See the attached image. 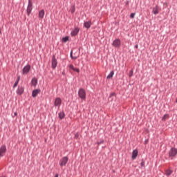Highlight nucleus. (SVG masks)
Here are the masks:
<instances>
[{"label": "nucleus", "mask_w": 177, "mask_h": 177, "mask_svg": "<svg viewBox=\"0 0 177 177\" xmlns=\"http://www.w3.org/2000/svg\"><path fill=\"white\" fill-rule=\"evenodd\" d=\"M78 95H79V97L82 100H85L86 99V92H85L84 89L80 88L79 92H78Z\"/></svg>", "instance_id": "nucleus-1"}, {"label": "nucleus", "mask_w": 177, "mask_h": 177, "mask_svg": "<svg viewBox=\"0 0 177 177\" xmlns=\"http://www.w3.org/2000/svg\"><path fill=\"white\" fill-rule=\"evenodd\" d=\"M32 10V0H28V5L27 7V14L29 15Z\"/></svg>", "instance_id": "nucleus-2"}, {"label": "nucleus", "mask_w": 177, "mask_h": 177, "mask_svg": "<svg viewBox=\"0 0 177 177\" xmlns=\"http://www.w3.org/2000/svg\"><path fill=\"white\" fill-rule=\"evenodd\" d=\"M6 153V146L3 145L0 147V157L5 156Z\"/></svg>", "instance_id": "nucleus-3"}, {"label": "nucleus", "mask_w": 177, "mask_h": 177, "mask_svg": "<svg viewBox=\"0 0 177 177\" xmlns=\"http://www.w3.org/2000/svg\"><path fill=\"white\" fill-rule=\"evenodd\" d=\"M68 160L67 157H64L59 162V165L61 167L65 166Z\"/></svg>", "instance_id": "nucleus-4"}, {"label": "nucleus", "mask_w": 177, "mask_h": 177, "mask_svg": "<svg viewBox=\"0 0 177 177\" xmlns=\"http://www.w3.org/2000/svg\"><path fill=\"white\" fill-rule=\"evenodd\" d=\"M169 156L170 157H174L176 154H177V149L175 148H172L170 151H169Z\"/></svg>", "instance_id": "nucleus-5"}, {"label": "nucleus", "mask_w": 177, "mask_h": 177, "mask_svg": "<svg viewBox=\"0 0 177 177\" xmlns=\"http://www.w3.org/2000/svg\"><path fill=\"white\" fill-rule=\"evenodd\" d=\"M30 70V66L27 65L26 66H25V67L23 68L22 73H23L24 75H26L27 73H29Z\"/></svg>", "instance_id": "nucleus-6"}, {"label": "nucleus", "mask_w": 177, "mask_h": 177, "mask_svg": "<svg viewBox=\"0 0 177 177\" xmlns=\"http://www.w3.org/2000/svg\"><path fill=\"white\" fill-rule=\"evenodd\" d=\"M62 100L59 97H57L55 100V106H57L58 108L61 106Z\"/></svg>", "instance_id": "nucleus-7"}, {"label": "nucleus", "mask_w": 177, "mask_h": 177, "mask_svg": "<svg viewBox=\"0 0 177 177\" xmlns=\"http://www.w3.org/2000/svg\"><path fill=\"white\" fill-rule=\"evenodd\" d=\"M80 31V28L76 27L71 33L72 37L76 36Z\"/></svg>", "instance_id": "nucleus-8"}, {"label": "nucleus", "mask_w": 177, "mask_h": 177, "mask_svg": "<svg viewBox=\"0 0 177 177\" xmlns=\"http://www.w3.org/2000/svg\"><path fill=\"white\" fill-rule=\"evenodd\" d=\"M57 60L55 59V57L53 56V59H52V68L53 69H55L56 68V66H57Z\"/></svg>", "instance_id": "nucleus-9"}, {"label": "nucleus", "mask_w": 177, "mask_h": 177, "mask_svg": "<svg viewBox=\"0 0 177 177\" xmlns=\"http://www.w3.org/2000/svg\"><path fill=\"white\" fill-rule=\"evenodd\" d=\"M120 39H115L113 43V46L116 47V48H119L120 46Z\"/></svg>", "instance_id": "nucleus-10"}, {"label": "nucleus", "mask_w": 177, "mask_h": 177, "mask_svg": "<svg viewBox=\"0 0 177 177\" xmlns=\"http://www.w3.org/2000/svg\"><path fill=\"white\" fill-rule=\"evenodd\" d=\"M152 12L154 15H158L160 12V8L158 6H156L155 8H153Z\"/></svg>", "instance_id": "nucleus-11"}, {"label": "nucleus", "mask_w": 177, "mask_h": 177, "mask_svg": "<svg viewBox=\"0 0 177 177\" xmlns=\"http://www.w3.org/2000/svg\"><path fill=\"white\" fill-rule=\"evenodd\" d=\"M24 89L23 87H21V86L19 87L17 91V93L19 95H21V94H23V93H24Z\"/></svg>", "instance_id": "nucleus-12"}, {"label": "nucleus", "mask_w": 177, "mask_h": 177, "mask_svg": "<svg viewBox=\"0 0 177 177\" xmlns=\"http://www.w3.org/2000/svg\"><path fill=\"white\" fill-rule=\"evenodd\" d=\"M138 154V151L137 149L133 150L132 153V159L134 160L136 158Z\"/></svg>", "instance_id": "nucleus-13"}, {"label": "nucleus", "mask_w": 177, "mask_h": 177, "mask_svg": "<svg viewBox=\"0 0 177 177\" xmlns=\"http://www.w3.org/2000/svg\"><path fill=\"white\" fill-rule=\"evenodd\" d=\"M91 25H92L91 21H86V22H84V26L87 29H88Z\"/></svg>", "instance_id": "nucleus-14"}, {"label": "nucleus", "mask_w": 177, "mask_h": 177, "mask_svg": "<svg viewBox=\"0 0 177 177\" xmlns=\"http://www.w3.org/2000/svg\"><path fill=\"white\" fill-rule=\"evenodd\" d=\"M39 92L40 91L39 89L34 90L32 93V97H35Z\"/></svg>", "instance_id": "nucleus-15"}, {"label": "nucleus", "mask_w": 177, "mask_h": 177, "mask_svg": "<svg viewBox=\"0 0 177 177\" xmlns=\"http://www.w3.org/2000/svg\"><path fill=\"white\" fill-rule=\"evenodd\" d=\"M44 17V10H41L39 12V18L42 19Z\"/></svg>", "instance_id": "nucleus-16"}, {"label": "nucleus", "mask_w": 177, "mask_h": 177, "mask_svg": "<svg viewBox=\"0 0 177 177\" xmlns=\"http://www.w3.org/2000/svg\"><path fill=\"white\" fill-rule=\"evenodd\" d=\"M31 83H32V86H35L37 85V80L36 78H33L32 80Z\"/></svg>", "instance_id": "nucleus-17"}, {"label": "nucleus", "mask_w": 177, "mask_h": 177, "mask_svg": "<svg viewBox=\"0 0 177 177\" xmlns=\"http://www.w3.org/2000/svg\"><path fill=\"white\" fill-rule=\"evenodd\" d=\"M65 117V114L62 111V112H60L59 113V119L62 120Z\"/></svg>", "instance_id": "nucleus-18"}, {"label": "nucleus", "mask_w": 177, "mask_h": 177, "mask_svg": "<svg viewBox=\"0 0 177 177\" xmlns=\"http://www.w3.org/2000/svg\"><path fill=\"white\" fill-rule=\"evenodd\" d=\"M172 171L171 170H170V169H167V170H166L165 171V174L167 176H170L171 174H172Z\"/></svg>", "instance_id": "nucleus-19"}, {"label": "nucleus", "mask_w": 177, "mask_h": 177, "mask_svg": "<svg viewBox=\"0 0 177 177\" xmlns=\"http://www.w3.org/2000/svg\"><path fill=\"white\" fill-rule=\"evenodd\" d=\"M113 75H114V72H113V71H111V72L110 73V74L107 76L106 78H107V79H111V78L113 77Z\"/></svg>", "instance_id": "nucleus-20"}, {"label": "nucleus", "mask_w": 177, "mask_h": 177, "mask_svg": "<svg viewBox=\"0 0 177 177\" xmlns=\"http://www.w3.org/2000/svg\"><path fill=\"white\" fill-rule=\"evenodd\" d=\"M19 81H20V77H18L17 82L14 84V88H16V86H17V84H19Z\"/></svg>", "instance_id": "nucleus-21"}, {"label": "nucleus", "mask_w": 177, "mask_h": 177, "mask_svg": "<svg viewBox=\"0 0 177 177\" xmlns=\"http://www.w3.org/2000/svg\"><path fill=\"white\" fill-rule=\"evenodd\" d=\"M67 41H68V37H66L62 39V41L64 43H66Z\"/></svg>", "instance_id": "nucleus-22"}, {"label": "nucleus", "mask_w": 177, "mask_h": 177, "mask_svg": "<svg viewBox=\"0 0 177 177\" xmlns=\"http://www.w3.org/2000/svg\"><path fill=\"white\" fill-rule=\"evenodd\" d=\"M169 118L168 115H165L164 117L162 118V121H165Z\"/></svg>", "instance_id": "nucleus-23"}, {"label": "nucleus", "mask_w": 177, "mask_h": 177, "mask_svg": "<svg viewBox=\"0 0 177 177\" xmlns=\"http://www.w3.org/2000/svg\"><path fill=\"white\" fill-rule=\"evenodd\" d=\"M72 53H73V52L71 51V58H72V59H76L78 57V55L73 57V56L72 55Z\"/></svg>", "instance_id": "nucleus-24"}, {"label": "nucleus", "mask_w": 177, "mask_h": 177, "mask_svg": "<svg viewBox=\"0 0 177 177\" xmlns=\"http://www.w3.org/2000/svg\"><path fill=\"white\" fill-rule=\"evenodd\" d=\"M133 71L131 70V71L129 72V77H132V76H133Z\"/></svg>", "instance_id": "nucleus-25"}, {"label": "nucleus", "mask_w": 177, "mask_h": 177, "mask_svg": "<svg viewBox=\"0 0 177 177\" xmlns=\"http://www.w3.org/2000/svg\"><path fill=\"white\" fill-rule=\"evenodd\" d=\"M69 68H70L71 69H72L73 71L75 70V67H74L73 65H72V64H71V65L69 66Z\"/></svg>", "instance_id": "nucleus-26"}, {"label": "nucleus", "mask_w": 177, "mask_h": 177, "mask_svg": "<svg viewBox=\"0 0 177 177\" xmlns=\"http://www.w3.org/2000/svg\"><path fill=\"white\" fill-rule=\"evenodd\" d=\"M73 71H76V72L78 73H80L79 68H74Z\"/></svg>", "instance_id": "nucleus-27"}, {"label": "nucleus", "mask_w": 177, "mask_h": 177, "mask_svg": "<svg viewBox=\"0 0 177 177\" xmlns=\"http://www.w3.org/2000/svg\"><path fill=\"white\" fill-rule=\"evenodd\" d=\"M134 16H135V14H134V13H132V14H131L130 17H131V19H133V18H134Z\"/></svg>", "instance_id": "nucleus-28"}, {"label": "nucleus", "mask_w": 177, "mask_h": 177, "mask_svg": "<svg viewBox=\"0 0 177 177\" xmlns=\"http://www.w3.org/2000/svg\"><path fill=\"white\" fill-rule=\"evenodd\" d=\"M115 93H112L111 95H110V97H113V96H115Z\"/></svg>", "instance_id": "nucleus-29"}, {"label": "nucleus", "mask_w": 177, "mask_h": 177, "mask_svg": "<svg viewBox=\"0 0 177 177\" xmlns=\"http://www.w3.org/2000/svg\"><path fill=\"white\" fill-rule=\"evenodd\" d=\"M15 116H17V112H15V113H14V115H12L13 118H15Z\"/></svg>", "instance_id": "nucleus-30"}, {"label": "nucleus", "mask_w": 177, "mask_h": 177, "mask_svg": "<svg viewBox=\"0 0 177 177\" xmlns=\"http://www.w3.org/2000/svg\"><path fill=\"white\" fill-rule=\"evenodd\" d=\"M141 166H142V167L145 166V162H144V161H142V162H141Z\"/></svg>", "instance_id": "nucleus-31"}, {"label": "nucleus", "mask_w": 177, "mask_h": 177, "mask_svg": "<svg viewBox=\"0 0 177 177\" xmlns=\"http://www.w3.org/2000/svg\"><path fill=\"white\" fill-rule=\"evenodd\" d=\"M135 48H138V45H136V46H135Z\"/></svg>", "instance_id": "nucleus-32"}, {"label": "nucleus", "mask_w": 177, "mask_h": 177, "mask_svg": "<svg viewBox=\"0 0 177 177\" xmlns=\"http://www.w3.org/2000/svg\"><path fill=\"white\" fill-rule=\"evenodd\" d=\"M55 177H59V175L57 174Z\"/></svg>", "instance_id": "nucleus-33"}, {"label": "nucleus", "mask_w": 177, "mask_h": 177, "mask_svg": "<svg viewBox=\"0 0 177 177\" xmlns=\"http://www.w3.org/2000/svg\"><path fill=\"white\" fill-rule=\"evenodd\" d=\"M126 5H127V6L129 5V1H127V2L126 3Z\"/></svg>", "instance_id": "nucleus-34"}, {"label": "nucleus", "mask_w": 177, "mask_h": 177, "mask_svg": "<svg viewBox=\"0 0 177 177\" xmlns=\"http://www.w3.org/2000/svg\"><path fill=\"white\" fill-rule=\"evenodd\" d=\"M103 142H98V145H100V144H101V143H102Z\"/></svg>", "instance_id": "nucleus-35"}, {"label": "nucleus", "mask_w": 177, "mask_h": 177, "mask_svg": "<svg viewBox=\"0 0 177 177\" xmlns=\"http://www.w3.org/2000/svg\"><path fill=\"white\" fill-rule=\"evenodd\" d=\"M72 12H74V10H72Z\"/></svg>", "instance_id": "nucleus-36"}, {"label": "nucleus", "mask_w": 177, "mask_h": 177, "mask_svg": "<svg viewBox=\"0 0 177 177\" xmlns=\"http://www.w3.org/2000/svg\"><path fill=\"white\" fill-rule=\"evenodd\" d=\"M0 34H1V30H0Z\"/></svg>", "instance_id": "nucleus-37"}, {"label": "nucleus", "mask_w": 177, "mask_h": 177, "mask_svg": "<svg viewBox=\"0 0 177 177\" xmlns=\"http://www.w3.org/2000/svg\"><path fill=\"white\" fill-rule=\"evenodd\" d=\"M176 102H177V98H176Z\"/></svg>", "instance_id": "nucleus-38"}, {"label": "nucleus", "mask_w": 177, "mask_h": 177, "mask_svg": "<svg viewBox=\"0 0 177 177\" xmlns=\"http://www.w3.org/2000/svg\"><path fill=\"white\" fill-rule=\"evenodd\" d=\"M2 177H5V176H2Z\"/></svg>", "instance_id": "nucleus-39"}]
</instances>
